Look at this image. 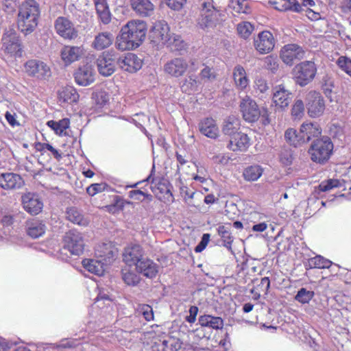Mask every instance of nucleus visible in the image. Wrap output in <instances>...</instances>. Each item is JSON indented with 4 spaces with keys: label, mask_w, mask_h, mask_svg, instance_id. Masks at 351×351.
Segmentation results:
<instances>
[{
    "label": "nucleus",
    "mask_w": 351,
    "mask_h": 351,
    "mask_svg": "<svg viewBox=\"0 0 351 351\" xmlns=\"http://www.w3.org/2000/svg\"><path fill=\"white\" fill-rule=\"evenodd\" d=\"M147 33V24L141 20H131L121 29L117 38L116 47L121 51L137 48L144 40Z\"/></svg>",
    "instance_id": "1"
},
{
    "label": "nucleus",
    "mask_w": 351,
    "mask_h": 351,
    "mask_svg": "<svg viewBox=\"0 0 351 351\" xmlns=\"http://www.w3.org/2000/svg\"><path fill=\"white\" fill-rule=\"evenodd\" d=\"M223 16V13L214 6L212 0L204 1L199 6L196 27L204 32H211L222 23Z\"/></svg>",
    "instance_id": "2"
},
{
    "label": "nucleus",
    "mask_w": 351,
    "mask_h": 351,
    "mask_svg": "<svg viewBox=\"0 0 351 351\" xmlns=\"http://www.w3.org/2000/svg\"><path fill=\"white\" fill-rule=\"evenodd\" d=\"M40 15L38 4L34 0H25L20 6L18 14V27L25 34L34 31Z\"/></svg>",
    "instance_id": "3"
},
{
    "label": "nucleus",
    "mask_w": 351,
    "mask_h": 351,
    "mask_svg": "<svg viewBox=\"0 0 351 351\" xmlns=\"http://www.w3.org/2000/svg\"><path fill=\"white\" fill-rule=\"evenodd\" d=\"M333 143L328 136H323L313 141L308 149L311 159L317 163L324 164L332 153Z\"/></svg>",
    "instance_id": "4"
},
{
    "label": "nucleus",
    "mask_w": 351,
    "mask_h": 351,
    "mask_svg": "<svg viewBox=\"0 0 351 351\" xmlns=\"http://www.w3.org/2000/svg\"><path fill=\"white\" fill-rule=\"evenodd\" d=\"M317 66L314 62L306 60L296 64L292 71L295 82L304 86L313 80L317 73Z\"/></svg>",
    "instance_id": "5"
},
{
    "label": "nucleus",
    "mask_w": 351,
    "mask_h": 351,
    "mask_svg": "<svg viewBox=\"0 0 351 351\" xmlns=\"http://www.w3.org/2000/svg\"><path fill=\"white\" fill-rule=\"evenodd\" d=\"M98 72L103 76L111 75L118 64V57L114 51H105L99 56L96 60Z\"/></svg>",
    "instance_id": "6"
},
{
    "label": "nucleus",
    "mask_w": 351,
    "mask_h": 351,
    "mask_svg": "<svg viewBox=\"0 0 351 351\" xmlns=\"http://www.w3.org/2000/svg\"><path fill=\"white\" fill-rule=\"evenodd\" d=\"M64 247L71 254L80 256L84 252V241L82 233L76 230H71L64 237Z\"/></svg>",
    "instance_id": "7"
},
{
    "label": "nucleus",
    "mask_w": 351,
    "mask_h": 351,
    "mask_svg": "<svg viewBox=\"0 0 351 351\" xmlns=\"http://www.w3.org/2000/svg\"><path fill=\"white\" fill-rule=\"evenodd\" d=\"M2 49L12 57H21V43L17 34L13 29L7 30L2 38Z\"/></svg>",
    "instance_id": "8"
},
{
    "label": "nucleus",
    "mask_w": 351,
    "mask_h": 351,
    "mask_svg": "<svg viewBox=\"0 0 351 351\" xmlns=\"http://www.w3.org/2000/svg\"><path fill=\"white\" fill-rule=\"evenodd\" d=\"M24 69L28 76L38 80H45L51 75L49 66L39 60H29L25 63Z\"/></svg>",
    "instance_id": "9"
},
{
    "label": "nucleus",
    "mask_w": 351,
    "mask_h": 351,
    "mask_svg": "<svg viewBox=\"0 0 351 351\" xmlns=\"http://www.w3.org/2000/svg\"><path fill=\"white\" fill-rule=\"evenodd\" d=\"M305 99L308 114L311 117H318L323 114L325 104L319 93L311 90L307 93Z\"/></svg>",
    "instance_id": "10"
},
{
    "label": "nucleus",
    "mask_w": 351,
    "mask_h": 351,
    "mask_svg": "<svg viewBox=\"0 0 351 351\" xmlns=\"http://www.w3.org/2000/svg\"><path fill=\"white\" fill-rule=\"evenodd\" d=\"M240 111L245 121L249 123L256 121L261 114L260 110L254 100L245 95L239 104Z\"/></svg>",
    "instance_id": "11"
},
{
    "label": "nucleus",
    "mask_w": 351,
    "mask_h": 351,
    "mask_svg": "<svg viewBox=\"0 0 351 351\" xmlns=\"http://www.w3.org/2000/svg\"><path fill=\"white\" fill-rule=\"evenodd\" d=\"M189 69L188 61L183 58H174L168 60L163 66L165 74L171 77L183 76Z\"/></svg>",
    "instance_id": "12"
},
{
    "label": "nucleus",
    "mask_w": 351,
    "mask_h": 351,
    "mask_svg": "<svg viewBox=\"0 0 351 351\" xmlns=\"http://www.w3.org/2000/svg\"><path fill=\"white\" fill-rule=\"evenodd\" d=\"M305 51L296 44H287L282 47L280 51V58L288 66H292L295 60L303 59Z\"/></svg>",
    "instance_id": "13"
},
{
    "label": "nucleus",
    "mask_w": 351,
    "mask_h": 351,
    "mask_svg": "<svg viewBox=\"0 0 351 351\" xmlns=\"http://www.w3.org/2000/svg\"><path fill=\"white\" fill-rule=\"evenodd\" d=\"M54 26L56 33L64 39L73 40L77 37V30L74 24L66 17H58Z\"/></svg>",
    "instance_id": "14"
},
{
    "label": "nucleus",
    "mask_w": 351,
    "mask_h": 351,
    "mask_svg": "<svg viewBox=\"0 0 351 351\" xmlns=\"http://www.w3.org/2000/svg\"><path fill=\"white\" fill-rule=\"evenodd\" d=\"M169 35V27L165 21L155 22L149 32L152 42L156 45H165Z\"/></svg>",
    "instance_id": "15"
},
{
    "label": "nucleus",
    "mask_w": 351,
    "mask_h": 351,
    "mask_svg": "<svg viewBox=\"0 0 351 351\" xmlns=\"http://www.w3.org/2000/svg\"><path fill=\"white\" fill-rule=\"evenodd\" d=\"M254 45L259 53L267 54L273 50L275 46V39L270 32L263 31L254 38Z\"/></svg>",
    "instance_id": "16"
},
{
    "label": "nucleus",
    "mask_w": 351,
    "mask_h": 351,
    "mask_svg": "<svg viewBox=\"0 0 351 351\" xmlns=\"http://www.w3.org/2000/svg\"><path fill=\"white\" fill-rule=\"evenodd\" d=\"M145 251L140 245H130L124 248L123 261L129 267H136L145 257Z\"/></svg>",
    "instance_id": "17"
},
{
    "label": "nucleus",
    "mask_w": 351,
    "mask_h": 351,
    "mask_svg": "<svg viewBox=\"0 0 351 351\" xmlns=\"http://www.w3.org/2000/svg\"><path fill=\"white\" fill-rule=\"evenodd\" d=\"M23 208L28 213L36 215L40 213L43 208V203L37 194L26 193L21 197Z\"/></svg>",
    "instance_id": "18"
},
{
    "label": "nucleus",
    "mask_w": 351,
    "mask_h": 351,
    "mask_svg": "<svg viewBox=\"0 0 351 351\" xmlns=\"http://www.w3.org/2000/svg\"><path fill=\"white\" fill-rule=\"evenodd\" d=\"M291 93L287 90L283 84H279L273 88V102L281 109L288 107L292 98Z\"/></svg>",
    "instance_id": "19"
},
{
    "label": "nucleus",
    "mask_w": 351,
    "mask_h": 351,
    "mask_svg": "<svg viewBox=\"0 0 351 351\" xmlns=\"http://www.w3.org/2000/svg\"><path fill=\"white\" fill-rule=\"evenodd\" d=\"M142 60L136 55L128 53L123 58H118V64L124 71L134 73L142 66Z\"/></svg>",
    "instance_id": "20"
},
{
    "label": "nucleus",
    "mask_w": 351,
    "mask_h": 351,
    "mask_svg": "<svg viewBox=\"0 0 351 351\" xmlns=\"http://www.w3.org/2000/svg\"><path fill=\"white\" fill-rule=\"evenodd\" d=\"M84 54L82 47L66 45L60 51L62 60L66 65L77 61Z\"/></svg>",
    "instance_id": "21"
},
{
    "label": "nucleus",
    "mask_w": 351,
    "mask_h": 351,
    "mask_svg": "<svg viewBox=\"0 0 351 351\" xmlns=\"http://www.w3.org/2000/svg\"><path fill=\"white\" fill-rule=\"evenodd\" d=\"M135 270L146 278H154L158 272V266L150 258L144 257L135 267Z\"/></svg>",
    "instance_id": "22"
},
{
    "label": "nucleus",
    "mask_w": 351,
    "mask_h": 351,
    "mask_svg": "<svg viewBox=\"0 0 351 351\" xmlns=\"http://www.w3.org/2000/svg\"><path fill=\"white\" fill-rule=\"evenodd\" d=\"M24 184L23 178L16 173H6L0 175V186L5 190L20 189Z\"/></svg>",
    "instance_id": "23"
},
{
    "label": "nucleus",
    "mask_w": 351,
    "mask_h": 351,
    "mask_svg": "<svg viewBox=\"0 0 351 351\" xmlns=\"http://www.w3.org/2000/svg\"><path fill=\"white\" fill-rule=\"evenodd\" d=\"M132 10L142 17L150 16L154 11L155 6L150 0H130Z\"/></svg>",
    "instance_id": "24"
},
{
    "label": "nucleus",
    "mask_w": 351,
    "mask_h": 351,
    "mask_svg": "<svg viewBox=\"0 0 351 351\" xmlns=\"http://www.w3.org/2000/svg\"><path fill=\"white\" fill-rule=\"evenodd\" d=\"M77 84L81 86H88L95 80L94 70L90 64H84L77 70L75 73Z\"/></svg>",
    "instance_id": "25"
},
{
    "label": "nucleus",
    "mask_w": 351,
    "mask_h": 351,
    "mask_svg": "<svg viewBox=\"0 0 351 351\" xmlns=\"http://www.w3.org/2000/svg\"><path fill=\"white\" fill-rule=\"evenodd\" d=\"M198 128L201 134L208 138L215 139L219 136V128L215 120L212 118H205L201 120Z\"/></svg>",
    "instance_id": "26"
},
{
    "label": "nucleus",
    "mask_w": 351,
    "mask_h": 351,
    "mask_svg": "<svg viewBox=\"0 0 351 351\" xmlns=\"http://www.w3.org/2000/svg\"><path fill=\"white\" fill-rule=\"evenodd\" d=\"M250 146V138L243 133L238 132L230 137L228 147L233 151L244 152Z\"/></svg>",
    "instance_id": "27"
},
{
    "label": "nucleus",
    "mask_w": 351,
    "mask_h": 351,
    "mask_svg": "<svg viewBox=\"0 0 351 351\" xmlns=\"http://www.w3.org/2000/svg\"><path fill=\"white\" fill-rule=\"evenodd\" d=\"M269 3L280 12L290 10L294 12H300L303 10L302 6L297 0H269Z\"/></svg>",
    "instance_id": "28"
},
{
    "label": "nucleus",
    "mask_w": 351,
    "mask_h": 351,
    "mask_svg": "<svg viewBox=\"0 0 351 351\" xmlns=\"http://www.w3.org/2000/svg\"><path fill=\"white\" fill-rule=\"evenodd\" d=\"M95 255L97 258L108 265L113 260L115 251L111 243H102L96 247Z\"/></svg>",
    "instance_id": "29"
},
{
    "label": "nucleus",
    "mask_w": 351,
    "mask_h": 351,
    "mask_svg": "<svg viewBox=\"0 0 351 351\" xmlns=\"http://www.w3.org/2000/svg\"><path fill=\"white\" fill-rule=\"evenodd\" d=\"M300 134L304 138V143L308 142L312 138L319 136L322 130L317 123L305 122L300 127Z\"/></svg>",
    "instance_id": "30"
},
{
    "label": "nucleus",
    "mask_w": 351,
    "mask_h": 351,
    "mask_svg": "<svg viewBox=\"0 0 351 351\" xmlns=\"http://www.w3.org/2000/svg\"><path fill=\"white\" fill-rule=\"evenodd\" d=\"M82 264L88 271L97 276H102L107 265L98 258H86L82 261Z\"/></svg>",
    "instance_id": "31"
},
{
    "label": "nucleus",
    "mask_w": 351,
    "mask_h": 351,
    "mask_svg": "<svg viewBox=\"0 0 351 351\" xmlns=\"http://www.w3.org/2000/svg\"><path fill=\"white\" fill-rule=\"evenodd\" d=\"M113 40L114 36L110 32H100L95 36L92 43V47L96 50H103L110 47Z\"/></svg>",
    "instance_id": "32"
},
{
    "label": "nucleus",
    "mask_w": 351,
    "mask_h": 351,
    "mask_svg": "<svg viewBox=\"0 0 351 351\" xmlns=\"http://www.w3.org/2000/svg\"><path fill=\"white\" fill-rule=\"evenodd\" d=\"M78 99L79 95L73 86H64L58 91V101L61 104L75 103L77 101Z\"/></svg>",
    "instance_id": "33"
},
{
    "label": "nucleus",
    "mask_w": 351,
    "mask_h": 351,
    "mask_svg": "<svg viewBox=\"0 0 351 351\" xmlns=\"http://www.w3.org/2000/svg\"><path fill=\"white\" fill-rule=\"evenodd\" d=\"M97 16L100 21L105 25L111 21V13L110 12L106 0H93Z\"/></svg>",
    "instance_id": "34"
},
{
    "label": "nucleus",
    "mask_w": 351,
    "mask_h": 351,
    "mask_svg": "<svg viewBox=\"0 0 351 351\" xmlns=\"http://www.w3.org/2000/svg\"><path fill=\"white\" fill-rule=\"evenodd\" d=\"M233 77L235 84L239 88L243 90L249 85V80L243 66L237 65L234 67Z\"/></svg>",
    "instance_id": "35"
},
{
    "label": "nucleus",
    "mask_w": 351,
    "mask_h": 351,
    "mask_svg": "<svg viewBox=\"0 0 351 351\" xmlns=\"http://www.w3.org/2000/svg\"><path fill=\"white\" fill-rule=\"evenodd\" d=\"M239 128V119L235 116H230L224 121L222 131L224 134L231 137L238 133Z\"/></svg>",
    "instance_id": "36"
},
{
    "label": "nucleus",
    "mask_w": 351,
    "mask_h": 351,
    "mask_svg": "<svg viewBox=\"0 0 351 351\" xmlns=\"http://www.w3.org/2000/svg\"><path fill=\"white\" fill-rule=\"evenodd\" d=\"M198 321L202 326L209 327L216 330L222 328L223 326V322L221 317L210 315L200 316Z\"/></svg>",
    "instance_id": "37"
},
{
    "label": "nucleus",
    "mask_w": 351,
    "mask_h": 351,
    "mask_svg": "<svg viewBox=\"0 0 351 351\" xmlns=\"http://www.w3.org/2000/svg\"><path fill=\"white\" fill-rule=\"evenodd\" d=\"M66 218L72 223L82 226H87L88 225V221L74 207L67 209Z\"/></svg>",
    "instance_id": "38"
},
{
    "label": "nucleus",
    "mask_w": 351,
    "mask_h": 351,
    "mask_svg": "<svg viewBox=\"0 0 351 351\" xmlns=\"http://www.w3.org/2000/svg\"><path fill=\"white\" fill-rule=\"evenodd\" d=\"M45 226L42 222L34 220L27 223V232L34 239L41 237L45 232Z\"/></svg>",
    "instance_id": "39"
},
{
    "label": "nucleus",
    "mask_w": 351,
    "mask_h": 351,
    "mask_svg": "<svg viewBox=\"0 0 351 351\" xmlns=\"http://www.w3.org/2000/svg\"><path fill=\"white\" fill-rule=\"evenodd\" d=\"M332 265V262L328 259L324 258L320 255L315 256L313 258H309L306 263V267L313 269H327Z\"/></svg>",
    "instance_id": "40"
},
{
    "label": "nucleus",
    "mask_w": 351,
    "mask_h": 351,
    "mask_svg": "<svg viewBox=\"0 0 351 351\" xmlns=\"http://www.w3.org/2000/svg\"><path fill=\"white\" fill-rule=\"evenodd\" d=\"M263 171L261 166L252 165L244 169L243 176L247 181H256L262 176Z\"/></svg>",
    "instance_id": "41"
},
{
    "label": "nucleus",
    "mask_w": 351,
    "mask_h": 351,
    "mask_svg": "<svg viewBox=\"0 0 351 351\" xmlns=\"http://www.w3.org/2000/svg\"><path fill=\"white\" fill-rule=\"evenodd\" d=\"M69 120L68 119H62L59 121H49L47 125L51 128L56 134L60 136L66 134V130L69 126Z\"/></svg>",
    "instance_id": "42"
},
{
    "label": "nucleus",
    "mask_w": 351,
    "mask_h": 351,
    "mask_svg": "<svg viewBox=\"0 0 351 351\" xmlns=\"http://www.w3.org/2000/svg\"><path fill=\"white\" fill-rule=\"evenodd\" d=\"M254 88L256 96L261 99L268 95L269 86L265 80L262 77H256L254 80Z\"/></svg>",
    "instance_id": "43"
},
{
    "label": "nucleus",
    "mask_w": 351,
    "mask_h": 351,
    "mask_svg": "<svg viewBox=\"0 0 351 351\" xmlns=\"http://www.w3.org/2000/svg\"><path fill=\"white\" fill-rule=\"evenodd\" d=\"M164 351H178L181 348L182 342L178 338L168 336L162 341Z\"/></svg>",
    "instance_id": "44"
},
{
    "label": "nucleus",
    "mask_w": 351,
    "mask_h": 351,
    "mask_svg": "<svg viewBox=\"0 0 351 351\" xmlns=\"http://www.w3.org/2000/svg\"><path fill=\"white\" fill-rule=\"evenodd\" d=\"M218 234L221 236L223 241V245L228 249H231L233 237L230 232V225L220 226L217 228Z\"/></svg>",
    "instance_id": "45"
},
{
    "label": "nucleus",
    "mask_w": 351,
    "mask_h": 351,
    "mask_svg": "<svg viewBox=\"0 0 351 351\" xmlns=\"http://www.w3.org/2000/svg\"><path fill=\"white\" fill-rule=\"evenodd\" d=\"M285 138L287 143L294 147L304 143V138H302V134L300 133L298 134L296 130L293 128H289L286 130Z\"/></svg>",
    "instance_id": "46"
},
{
    "label": "nucleus",
    "mask_w": 351,
    "mask_h": 351,
    "mask_svg": "<svg viewBox=\"0 0 351 351\" xmlns=\"http://www.w3.org/2000/svg\"><path fill=\"white\" fill-rule=\"evenodd\" d=\"M165 45L174 51H180L185 47V43L181 36L175 34L169 35L168 42Z\"/></svg>",
    "instance_id": "47"
},
{
    "label": "nucleus",
    "mask_w": 351,
    "mask_h": 351,
    "mask_svg": "<svg viewBox=\"0 0 351 351\" xmlns=\"http://www.w3.org/2000/svg\"><path fill=\"white\" fill-rule=\"evenodd\" d=\"M121 273L122 278L127 285L135 286L138 283L140 278L134 272L123 269Z\"/></svg>",
    "instance_id": "48"
},
{
    "label": "nucleus",
    "mask_w": 351,
    "mask_h": 351,
    "mask_svg": "<svg viewBox=\"0 0 351 351\" xmlns=\"http://www.w3.org/2000/svg\"><path fill=\"white\" fill-rule=\"evenodd\" d=\"M313 296V291H308L305 288H302L298 291L295 299L302 304H307L312 300Z\"/></svg>",
    "instance_id": "49"
},
{
    "label": "nucleus",
    "mask_w": 351,
    "mask_h": 351,
    "mask_svg": "<svg viewBox=\"0 0 351 351\" xmlns=\"http://www.w3.org/2000/svg\"><path fill=\"white\" fill-rule=\"evenodd\" d=\"M254 29L253 25L247 21H243L237 25L238 34L243 38H248Z\"/></svg>",
    "instance_id": "50"
},
{
    "label": "nucleus",
    "mask_w": 351,
    "mask_h": 351,
    "mask_svg": "<svg viewBox=\"0 0 351 351\" xmlns=\"http://www.w3.org/2000/svg\"><path fill=\"white\" fill-rule=\"evenodd\" d=\"M197 86L198 81L195 77L190 75L188 78L185 79L181 88L183 92L190 93L191 91L196 90Z\"/></svg>",
    "instance_id": "51"
},
{
    "label": "nucleus",
    "mask_w": 351,
    "mask_h": 351,
    "mask_svg": "<svg viewBox=\"0 0 351 351\" xmlns=\"http://www.w3.org/2000/svg\"><path fill=\"white\" fill-rule=\"evenodd\" d=\"M322 90L326 97H330L334 87V82L331 77L328 75H324L322 80Z\"/></svg>",
    "instance_id": "52"
},
{
    "label": "nucleus",
    "mask_w": 351,
    "mask_h": 351,
    "mask_svg": "<svg viewBox=\"0 0 351 351\" xmlns=\"http://www.w3.org/2000/svg\"><path fill=\"white\" fill-rule=\"evenodd\" d=\"M137 311L141 314L146 321H152L154 319V312L152 306L148 304H140Z\"/></svg>",
    "instance_id": "53"
},
{
    "label": "nucleus",
    "mask_w": 351,
    "mask_h": 351,
    "mask_svg": "<svg viewBox=\"0 0 351 351\" xmlns=\"http://www.w3.org/2000/svg\"><path fill=\"white\" fill-rule=\"evenodd\" d=\"M337 64L342 71L351 75V59L346 56H340L337 60Z\"/></svg>",
    "instance_id": "54"
},
{
    "label": "nucleus",
    "mask_w": 351,
    "mask_h": 351,
    "mask_svg": "<svg viewBox=\"0 0 351 351\" xmlns=\"http://www.w3.org/2000/svg\"><path fill=\"white\" fill-rule=\"evenodd\" d=\"M340 186V182L335 179H329L328 180L322 181L319 184V189L321 191L326 192L334 188L339 187Z\"/></svg>",
    "instance_id": "55"
},
{
    "label": "nucleus",
    "mask_w": 351,
    "mask_h": 351,
    "mask_svg": "<svg viewBox=\"0 0 351 351\" xmlns=\"http://www.w3.org/2000/svg\"><path fill=\"white\" fill-rule=\"evenodd\" d=\"M265 66L267 69L275 73L278 69V60L276 57L268 56L264 59Z\"/></svg>",
    "instance_id": "56"
},
{
    "label": "nucleus",
    "mask_w": 351,
    "mask_h": 351,
    "mask_svg": "<svg viewBox=\"0 0 351 351\" xmlns=\"http://www.w3.org/2000/svg\"><path fill=\"white\" fill-rule=\"evenodd\" d=\"M304 110V103L302 100H296L291 110V114L295 119H300Z\"/></svg>",
    "instance_id": "57"
},
{
    "label": "nucleus",
    "mask_w": 351,
    "mask_h": 351,
    "mask_svg": "<svg viewBox=\"0 0 351 351\" xmlns=\"http://www.w3.org/2000/svg\"><path fill=\"white\" fill-rule=\"evenodd\" d=\"M128 197L134 200L143 201L145 198L151 199L152 195L141 190H132L128 192Z\"/></svg>",
    "instance_id": "58"
},
{
    "label": "nucleus",
    "mask_w": 351,
    "mask_h": 351,
    "mask_svg": "<svg viewBox=\"0 0 351 351\" xmlns=\"http://www.w3.org/2000/svg\"><path fill=\"white\" fill-rule=\"evenodd\" d=\"M216 75L213 70L208 67L205 66L200 72V78L202 80L213 81L215 79Z\"/></svg>",
    "instance_id": "59"
},
{
    "label": "nucleus",
    "mask_w": 351,
    "mask_h": 351,
    "mask_svg": "<svg viewBox=\"0 0 351 351\" xmlns=\"http://www.w3.org/2000/svg\"><path fill=\"white\" fill-rule=\"evenodd\" d=\"M94 99L95 103L99 107H103L108 103L109 97L105 92H98L95 93Z\"/></svg>",
    "instance_id": "60"
},
{
    "label": "nucleus",
    "mask_w": 351,
    "mask_h": 351,
    "mask_svg": "<svg viewBox=\"0 0 351 351\" xmlns=\"http://www.w3.org/2000/svg\"><path fill=\"white\" fill-rule=\"evenodd\" d=\"M37 146L38 149H47L49 151L56 159H60L61 158V155L59 152L49 143H39Z\"/></svg>",
    "instance_id": "61"
},
{
    "label": "nucleus",
    "mask_w": 351,
    "mask_h": 351,
    "mask_svg": "<svg viewBox=\"0 0 351 351\" xmlns=\"http://www.w3.org/2000/svg\"><path fill=\"white\" fill-rule=\"evenodd\" d=\"M167 5L172 10H180L184 5L186 3V0H165Z\"/></svg>",
    "instance_id": "62"
},
{
    "label": "nucleus",
    "mask_w": 351,
    "mask_h": 351,
    "mask_svg": "<svg viewBox=\"0 0 351 351\" xmlns=\"http://www.w3.org/2000/svg\"><path fill=\"white\" fill-rule=\"evenodd\" d=\"M105 186L102 184H93L86 189V192L89 195L93 196L95 194L102 192Z\"/></svg>",
    "instance_id": "63"
},
{
    "label": "nucleus",
    "mask_w": 351,
    "mask_h": 351,
    "mask_svg": "<svg viewBox=\"0 0 351 351\" xmlns=\"http://www.w3.org/2000/svg\"><path fill=\"white\" fill-rule=\"evenodd\" d=\"M210 241V234H204L200 242L195 248V252H202L208 245Z\"/></svg>",
    "instance_id": "64"
}]
</instances>
